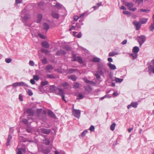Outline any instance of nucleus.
<instances>
[{
    "mask_svg": "<svg viewBox=\"0 0 154 154\" xmlns=\"http://www.w3.org/2000/svg\"><path fill=\"white\" fill-rule=\"evenodd\" d=\"M50 89L51 91L55 92L57 94L61 96L62 100L65 102H66L65 99L64 93L62 89L59 88H57L55 89V87L54 85L51 86Z\"/></svg>",
    "mask_w": 154,
    "mask_h": 154,
    "instance_id": "1",
    "label": "nucleus"
},
{
    "mask_svg": "<svg viewBox=\"0 0 154 154\" xmlns=\"http://www.w3.org/2000/svg\"><path fill=\"white\" fill-rule=\"evenodd\" d=\"M124 4L128 8V9L130 11H136L137 8L135 7L132 8L134 4L132 2H128L125 1H123Z\"/></svg>",
    "mask_w": 154,
    "mask_h": 154,
    "instance_id": "2",
    "label": "nucleus"
},
{
    "mask_svg": "<svg viewBox=\"0 0 154 154\" xmlns=\"http://www.w3.org/2000/svg\"><path fill=\"white\" fill-rule=\"evenodd\" d=\"M145 41V36L144 35H142L138 37V41L140 46Z\"/></svg>",
    "mask_w": 154,
    "mask_h": 154,
    "instance_id": "3",
    "label": "nucleus"
},
{
    "mask_svg": "<svg viewBox=\"0 0 154 154\" xmlns=\"http://www.w3.org/2000/svg\"><path fill=\"white\" fill-rule=\"evenodd\" d=\"M72 114L75 117L79 118L80 116V112L79 110L73 109L72 110Z\"/></svg>",
    "mask_w": 154,
    "mask_h": 154,
    "instance_id": "4",
    "label": "nucleus"
},
{
    "mask_svg": "<svg viewBox=\"0 0 154 154\" xmlns=\"http://www.w3.org/2000/svg\"><path fill=\"white\" fill-rule=\"evenodd\" d=\"M133 24L136 26V29L137 30H139L141 27V25L140 22H137L134 21L133 22Z\"/></svg>",
    "mask_w": 154,
    "mask_h": 154,
    "instance_id": "5",
    "label": "nucleus"
},
{
    "mask_svg": "<svg viewBox=\"0 0 154 154\" xmlns=\"http://www.w3.org/2000/svg\"><path fill=\"white\" fill-rule=\"evenodd\" d=\"M73 58L74 59L72 61H77L80 63H83L81 57H76L75 55H73Z\"/></svg>",
    "mask_w": 154,
    "mask_h": 154,
    "instance_id": "6",
    "label": "nucleus"
},
{
    "mask_svg": "<svg viewBox=\"0 0 154 154\" xmlns=\"http://www.w3.org/2000/svg\"><path fill=\"white\" fill-rule=\"evenodd\" d=\"M53 69V67L50 65L47 66L45 68V70L47 72H50Z\"/></svg>",
    "mask_w": 154,
    "mask_h": 154,
    "instance_id": "7",
    "label": "nucleus"
},
{
    "mask_svg": "<svg viewBox=\"0 0 154 154\" xmlns=\"http://www.w3.org/2000/svg\"><path fill=\"white\" fill-rule=\"evenodd\" d=\"M41 131L43 134H48L51 132V130L45 128H42L41 130Z\"/></svg>",
    "mask_w": 154,
    "mask_h": 154,
    "instance_id": "8",
    "label": "nucleus"
},
{
    "mask_svg": "<svg viewBox=\"0 0 154 154\" xmlns=\"http://www.w3.org/2000/svg\"><path fill=\"white\" fill-rule=\"evenodd\" d=\"M48 114L49 116L55 119L56 118L54 113L50 110H48Z\"/></svg>",
    "mask_w": 154,
    "mask_h": 154,
    "instance_id": "9",
    "label": "nucleus"
},
{
    "mask_svg": "<svg viewBox=\"0 0 154 154\" xmlns=\"http://www.w3.org/2000/svg\"><path fill=\"white\" fill-rule=\"evenodd\" d=\"M65 54H66V52L62 50L57 51L56 53V55H61Z\"/></svg>",
    "mask_w": 154,
    "mask_h": 154,
    "instance_id": "10",
    "label": "nucleus"
},
{
    "mask_svg": "<svg viewBox=\"0 0 154 154\" xmlns=\"http://www.w3.org/2000/svg\"><path fill=\"white\" fill-rule=\"evenodd\" d=\"M42 45L43 47L46 48H48L49 47L48 43L46 42H44L42 43Z\"/></svg>",
    "mask_w": 154,
    "mask_h": 154,
    "instance_id": "11",
    "label": "nucleus"
},
{
    "mask_svg": "<svg viewBox=\"0 0 154 154\" xmlns=\"http://www.w3.org/2000/svg\"><path fill=\"white\" fill-rule=\"evenodd\" d=\"M60 85L65 89L68 88L69 86V85L67 82L62 83Z\"/></svg>",
    "mask_w": 154,
    "mask_h": 154,
    "instance_id": "12",
    "label": "nucleus"
},
{
    "mask_svg": "<svg viewBox=\"0 0 154 154\" xmlns=\"http://www.w3.org/2000/svg\"><path fill=\"white\" fill-rule=\"evenodd\" d=\"M26 112L29 116H32L34 113V111L30 109H27L26 110Z\"/></svg>",
    "mask_w": 154,
    "mask_h": 154,
    "instance_id": "13",
    "label": "nucleus"
},
{
    "mask_svg": "<svg viewBox=\"0 0 154 154\" xmlns=\"http://www.w3.org/2000/svg\"><path fill=\"white\" fill-rule=\"evenodd\" d=\"M42 14H39L37 16L38 19L37 20V23H39L41 22L42 19Z\"/></svg>",
    "mask_w": 154,
    "mask_h": 154,
    "instance_id": "14",
    "label": "nucleus"
},
{
    "mask_svg": "<svg viewBox=\"0 0 154 154\" xmlns=\"http://www.w3.org/2000/svg\"><path fill=\"white\" fill-rule=\"evenodd\" d=\"M139 51V48L137 46L134 47L132 51L133 53L137 54Z\"/></svg>",
    "mask_w": 154,
    "mask_h": 154,
    "instance_id": "15",
    "label": "nucleus"
},
{
    "mask_svg": "<svg viewBox=\"0 0 154 154\" xmlns=\"http://www.w3.org/2000/svg\"><path fill=\"white\" fill-rule=\"evenodd\" d=\"M80 84L77 82H75L74 83L73 87L74 88H78L80 87Z\"/></svg>",
    "mask_w": 154,
    "mask_h": 154,
    "instance_id": "16",
    "label": "nucleus"
},
{
    "mask_svg": "<svg viewBox=\"0 0 154 154\" xmlns=\"http://www.w3.org/2000/svg\"><path fill=\"white\" fill-rule=\"evenodd\" d=\"M148 20V19L146 18H143L141 19L140 22L141 23L143 24L145 23Z\"/></svg>",
    "mask_w": 154,
    "mask_h": 154,
    "instance_id": "17",
    "label": "nucleus"
},
{
    "mask_svg": "<svg viewBox=\"0 0 154 154\" xmlns=\"http://www.w3.org/2000/svg\"><path fill=\"white\" fill-rule=\"evenodd\" d=\"M51 15L54 18L57 19L59 18V15L58 14L54 12L52 13Z\"/></svg>",
    "mask_w": 154,
    "mask_h": 154,
    "instance_id": "18",
    "label": "nucleus"
},
{
    "mask_svg": "<svg viewBox=\"0 0 154 154\" xmlns=\"http://www.w3.org/2000/svg\"><path fill=\"white\" fill-rule=\"evenodd\" d=\"M41 51L42 52L46 54H49L50 52V51L44 48H42Z\"/></svg>",
    "mask_w": 154,
    "mask_h": 154,
    "instance_id": "19",
    "label": "nucleus"
},
{
    "mask_svg": "<svg viewBox=\"0 0 154 154\" xmlns=\"http://www.w3.org/2000/svg\"><path fill=\"white\" fill-rule=\"evenodd\" d=\"M68 78L69 79H70L73 81H75L77 79V77L74 75H72L68 76Z\"/></svg>",
    "mask_w": 154,
    "mask_h": 154,
    "instance_id": "20",
    "label": "nucleus"
},
{
    "mask_svg": "<svg viewBox=\"0 0 154 154\" xmlns=\"http://www.w3.org/2000/svg\"><path fill=\"white\" fill-rule=\"evenodd\" d=\"M100 61V59L97 57H94L92 60V61L94 62H99Z\"/></svg>",
    "mask_w": 154,
    "mask_h": 154,
    "instance_id": "21",
    "label": "nucleus"
},
{
    "mask_svg": "<svg viewBox=\"0 0 154 154\" xmlns=\"http://www.w3.org/2000/svg\"><path fill=\"white\" fill-rule=\"evenodd\" d=\"M108 65L109 66V67H110V69H112L114 70L116 69V66L114 64H112L111 63H109L108 64Z\"/></svg>",
    "mask_w": 154,
    "mask_h": 154,
    "instance_id": "22",
    "label": "nucleus"
},
{
    "mask_svg": "<svg viewBox=\"0 0 154 154\" xmlns=\"http://www.w3.org/2000/svg\"><path fill=\"white\" fill-rule=\"evenodd\" d=\"M43 28L44 29H46V30H47L49 28V25L48 24L46 23H44L43 24Z\"/></svg>",
    "mask_w": 154,
    "mask_h": 154,
    "instance_id": "23",
    "label": "nucleus"
},
{
    "mask_svg": "<svg viewBox=\"0 0 154 154\" xmlns=\"http://www.w3.org/2000/svg\"><path fill=\"white\" fill-rule=\"evenodd\" d=\"M83 79L84 80V82L86 83L91 84L93 83L92 82L90 81L89 80H88L86 77H84L83 78Z\"/></svg>",
    "mask_w": 154,
    "mask_h": 154,
    "instance_id": "24",
    "label": "nucleus"
},
{
    "mask_svg": "<svg viewBox=\"0 0 154 154\" xmlns=\"http://www.w3.org/2000/svg\"><path fill=\"white\" fill-rule=\"evenodd\" d=\"M116 124L115 123H113L110 126V129L112 131H113L115 128Z\"/></svg>",
    "mask_w": 154,
    "mask_h": 154,
    "instance_id": "25",
    "label": "nucleus"
},
{
    "mask_svg": "<svg viewBox=\"0 0 154 154\" xmlns=\"http://www.w3.org/2000/svg\"><path fill=\"white\" fill-rule=\"evenodd\" d=\"M11 138L12 137L11 136L9 135L8 136L7 140V142L6 143L7 146H8L10 145V142L11 140Z\"/></svg>",
    "mask_w": 154,
    "mask_h": 154,
    "instance_id": "26",
    "label": "nucleus"
},
{
    "mask_svg": "<svg viewBox=\"0 0 154 154\" xmlns=\"http://www.w3.org/2000/svg\"><path fill=\"white\" fill-rule=\"evenodd\" d=\"M131 104L132 106L135 108H136L138 105L137 102H132Z\"/></svg>",
    "mask_w": 154,
    "mask_h": 154,
    "instance_id": "27",
    "label": "nucleus"
},
{
    "mask_svg": "<svg viewBox=\"0 0 154 154\" xmlns=\"http://www.w3.org/2000/svg\"><path fill=\"white\" fill-rule=\"evenodd\" d=\"M48 84V82L47 81H42L41 82V85L42 86H44Z\"/></svg>",
    "mask_w": 154,
    "mask_h": 154,
    "instance_id": "28",
    "label": "nucleus"
},
{
    "mask_svg": "<svg viewBox=\"0 0 154 154\" xmlns=\"http://www.w3.org/2000/svg\"><path fill=\"white\" fill-rule=\"evenodd\" d=\"M148 69L149 71H152V72L154 73V66L153 67L152 65H150L148 67Z\"/></svg>",
    "mask_w": 154,
    "mask_h": 154,
    "instance_id": "29",
    "label": "nucleus"
},
{
    "mask_svg": "<svg viewBox=\"0 0 154 154\" xmlns=\"http://www.w3.org/2000/svg\"><path fill=\"white\" fill-rule=\"evenodd\" d=\"M123 80L122 79H119L118 78H116L115 79V81L116 82H121Z\"/></svg>",
    "mask_w": 154,
    "mask_h": 154,
    "instance_id": "30",
    "label": "nucleus"
},
{
    "mask_svg": "<svg viewBox=\"0 0 154 154\" xmlns=\"http://www.w3.org/2000/svg\"><path fill=\"white\" fill-rule=\"evenodd\" d=\"M131 55L133 59H135L137 57V54L134 53H133L131 54Z\"/></svg>",
    "mask_w": 154,
    "mask_h": 154,
    "instance_id": "31",
    "label": "nucleus"
},
{
    "mask_svg": "<svg viewBox=\"0 0 154 154\" xmlns=\"http://www.w3.org/2000/svg\"><path fill=\"white\" fill-rule=\"evenodd\" d=\"M30 18L29 16V15L26 14L25 15L23 19L25 21H26L29 19Z\"/></svg>",
    "mask_w": 154,
    "mask_h": 154,
    "instance_id": "32",
    "label": "nucleus"
},
{
    "mask_svg": "<svg viewBox=\"0 0 154 154\" xmlns=\"http://www.w3.org/2000/svg\"><path fill=\"white\" fill-rule=\"evenodd\" d=\"M76 69H69L68 70L67 73H73Z\"/></svg>",
    "mask_w": 154,
    "mask_h": 154,
    "instance_id": "33",
    "label": "nucleus"
},
{
    "mask_svg": "<svg viewBox=\"0 0 154 154\" xmlns=\"http://www.w3.org/2000/svg\"><path fill=\"white\" fill-rule=\"evenodd\" d=\"M42 62L44 64H46L47 63V59L45 57L42 60Z\"/></svg>",
    "mask_w": 154,
    "mask_h": 154,
    "instance_id": "34",
    "label": "nucleus"
},
{
    "mask_svg": "<svg viewBox=\"0 0 154 154\" xmlns=\"http://www.w3.org/2000/svg\"><path fill=\"white\" fill-rule=\"evenodd\" d=\"M12 61V60L10 58H6L5 60V62L7 63H10Z\"/></svg>",
    "mask_w": 154,
    "mask_h": 154,
    "instance_id": "35",
    "label": "nucleus"
},
{
    "mask_svg": "<svg viewBox=\"0 0 154 154\" xmlns=\"http://www.w3.org/2000/svg\"><path fill=\"white\" fill-rule=\"evenodd\" d=\"M55 6L57 8L59 9V8H61L62 7V5L60 4L57 3V4H56V5H55Z\"/></svg>",
    "mask_w": 154,
    "mask_h": 154,
    "instance_id": "36",
    "label": "nucleus"
},
{
    "mask_svg": "<svg viewBox=\"0 0 154 154\" xmlns=\"http://www.w3.org/2000/svg\"><path fill=\"white\" fill-rule=\"evenodd\" d=\"M47 77L51 79H53L54 78V76L53 74H48L47 75Z\"/></svg>",
    "mask_w": 154,
    "mask_h": 154,
    "instance_id": "37",
    "label": "nucleus"
},
{
    "mask_svg": "<svg viewBox=\"0 0 154 154\" xmlns=\"http://www.w3.org/2000/svg\"><path fill=\"white\" fill-rule=\"evenodd\" d=\"M33 79L34 80H35L36 81H38L39 79V77L36 75H34L33 76Z\"/></svg>",
    "mask_w": 154,
    "mask_h": 154,
    "instance_id": "38",
    "label": "nucleus"
},
{
    "mask_svg": "<svg viewBox=\"0 0 154 154\" xmlns=\"http://www.w3.org/2000/svg\"><path fill=\"white\" fill-rule=\"evenodd\" d=\"M117 54L114 52H111L109 54V56H113Z\"/></svg>",
    "mask_w": 154,
    "mask_h": 154,
    "instance_id": "39",
    "label": "nucleus"
},
{
    "mask_svg": "<svg viewBox=\"0 0 154 154\" xmlns=\"http://www.w3.org/2000/svg\"><path fill=\"white\" fill-rule=\"evenodd\" d=\"M87 132L86 130L84 131L82 133V137L85 136V134L87 133Z\"/></svg>",
    "mask_w": 154,
    "mask_h": 154,
    "instance_id": "40",
    "label": "nucleus"
},
{
    "mask_svg": "<svg viewBox=\"0 0 154 154\" xmlns=\"http://www.w3.org/2000/svg\"><path fill=\"white\" fill-rule=\"evenodd\" d=\"M149 29L151 31H153L154 29V25L153 24H152L149 26Z\"/></svg>",
    "mask_w": 154,
    "mask_h": 154,
    "instance_id": "41",
    "label": "nucleus"
},
{
    "mask_svg": "<svg viewBox=\"0 0 154 154\" xmlns=\"http://www.w3.org/2000/svg\"><path fill=\"white\" fill-rule=\"evenodd\" d=\"M45 144L46 145H48L50 144V142L49 141V140L47 139H45Z\"/></svg>",
    "mask_w": 154,
    "mask_h": 154,
    "instance_id": "42",
    "label": "nucleus"
},
{
    "mask_svg": "<svg viewBox=\"0 0 154 154\" xmlns=\"http://www.w3.org/2000/svg\"><path fill=\"white\" fill-rule=\"evenodd\" d=\"M94 129L95 128L94 126L93 125H91L90 128L89 130L91 131H94Z\"/></svg>",
    "mask_w": 154,
    "mask_h": 154,
    "instance_id": "43",
    "label": "nucleus"
},
{
    "mask_svg": "<svg viewBox=\"0 0 154 154\" xmlns=\"http://www.w3.org/2000/svg\"><path fill=\"white\" fill-rule=\"evenodd\" d=\"M85 90L88 91H90L91 90V88L90 86H88L85 88Z\"/></svg>",
    "mask_w": 154,
    "mask_h": 154,
    "instance_id": "44",
    "label": "nucleus"
},
{
    "mask_svg": "<svg viewBox=\"0 0 154 154\" xmlns=\"http://www.w3.org/2000/svg\"><path fill=\"white\" fill-rule=\"evenodd\" d=\"M103 67V65L101 64H98L97 66L98 70L101 69Z\"/></svg>",
    "mask_w": 154,
    "mask_h": 154,
    "instance_id": "45",
    "label": "nucleus"
},
{
    "mask_svg": "<svg viewBox=\"0 0 154 154\" xmlns=\"http://www.w3.org/2000/svg\"><path fill=\"white\" fill-rule=\"evenodd\" d=\"M123 13L126 15H128L129 14H130V12L129 11H123Z\"/></svg>",
    "mask_w": 154,
    "mask_h": 154,
    "instance_id": "46",
    "label": "nucleus"
},
{
    "mask_svg": "<svg viewBox=\"0 0 154 154\" xmlns=\"http://www.w3.org/2000/svg\"><path fill=\"white\" fill-rule=\"evenodd\" d=\"M29 64L31 66H33L34 65V63L33 61L30 60L29 62Z\"/></svg>",
    "mask_w": 154,
    "mask_h": 154,
    "instance_id": "47",
    "label": "nucleus"
},
{
    "mask_svg": "<svg viewBox=\"0 0 154 154\" xmlns=\"http://www.w3.org/2000/svg\"><path fill=\"white\" fill-rule=\"evenodd\" d=\"M38 35L42 38L45 39V36L40 33H38Z\"/></svg>",
    "mask_w": 154,
    "mask_h": 154,
    "instance_id": "48",
    "label": "nucleus"
},
{
    "mask_svg": "<svg viewBox=\"0 0 154 154\" xmlns=\"http://www.w3.org/2000/svg\"><path fill=\"white\" fill-rule=\"evenodd\" d=\"M97 72L99 74L101 75H102L103 74V72L101 69L98 70Z\"/></svg>",
    "mask_w": 154,
    "mask_h": 154,
    "instance_id": "49",
    "label": "nucleus"
},
{
    "mask_svg": "<svg viewBox=\"0 0 154 154\" xmlns=\"http://www.w3.org/2000/svg\"><path fill=\"white\" fill-rule=\"evenodd\" d=\"M82 36V33L81 32H79L77 35H76V37L78 38H80Z\"/></svg>",
    "mask_w": 154,
    "mask_h": 154,
    "instance_id": "50",
    "label": "nucleus"
},
{
    "mask_svg": "<svg viewBox=\"0 0 154 154\" xmlns=\"http://www.w3.org/2000/svg\"><path fill=\"white\" fill-rule=\"evenodd\" d=\"M22 122L24 124H27L28 123V122L27 120L26 119H23L22 120Z\"/></svg>",
    "mask_w": 154,
    "mask_h": 154,
    "instance_id": "51",
    "label": "nucleus"
},
{
    "mask_svg": "<svg viewBox=\"0 0 154 154\" xmlns=\"http://www.w3.org/2000/svg\"><path fill=\"white\" fill-rule=\"evenodd\" d=\"M13 87H16L17 86H18V82L14 83H13L11 85Z\"/></svg>",
    "mask_w": 154,
    "mask_h": 154,
    "instance_id": "52",
    "label": "nucleus"
},
{
    "mask_svg": "<svg viewBox=\"0 0 154 154\" xmlns=\"http://www.w3.org/2000/svg\"><path fill=\"white\" fill-rule=\"evenodd\" d=\"M28 95L30 96H31L33 95L32 91L30 90H29L28 92Z\"/></svg>",
    "mask_w": 154,
    "mask_h": 154,
    "instance_id": "53",
    "label": "nucleus"
},
{
    "mask_svg": "<svg viewBox=\"0 0 154 154\" xmlns=\"http://www.w3.org/2000/svg\"><path fill=\"white\" fill-rule=\"evenodd\" d=\"M95 75L96 76V78L97 79H100V75L98 74H95Z\"/></svg>",
    "mask_w": 154,
    "mask_h": 154,
    "instance_id": "54",
    "label": "nucleus"
},
{
    "mask_svg": "<svg viewBox=\"0 0 154 154\" xmlns=\"http://www.w3.org/2000/svg\"><path fill=\"white\" fill-rule=\"evenodd\" d=\"M18 86H22L23 85H24V83L23 82H18Z\"/></svg>",
    "mask_w": 154,
    "mask_h": 154,
    "instance_id": "55",
    "label": "nucleus"
},
{
    "mask_svg": "<svg viewBox=\"0 0 154 154\" xmlns=\"http://www.w3.org/2000/svg\"><path fill=\"white\" fill-rule=\"evenodd\" d=\"M75 26H72L69 29V31H71L73 29H75Z\"/></svg>",
    "mask_w": 154,
    "mask_h": 154,
    "instance_id": "56",
    "label": "nucleus"
},
{
    "mask_svg": "<svg viewBox=\"0 0 154 154\" xmlns=\"http://www.w3.org/2000/svg\"><path fill=\"white\" fill-rule=\"evenodd\" d=\"M30 82L32 85L34 84L35 83L34 80L33 79H31L30 80Z\"/></svg>",
    "mask_w": 154,
    "mask_h": 154,
    "instance_id": "57",
    "label": "nucleus"
},
{
    "mask_svg": "<svg viewBox=\"0 0 154 154\" xmlns=\"http://www.w3.org/2000/svg\"><path fill=\"white\" fill-rule=\"evenodd\" d=\"M74 20L75 21H77L79 19V17L77 16H75L73 17Z\"/></svg>",
    "mask_w": 154,
    "mask_h": 154,
    "instance_id": "58",
    "label": "nucleus"
},
{
    "mask_svg": "<svg viewBox=\"0 0 154 154\" xmlns=\"http://www.w3.org/2000/svg\"><path fill=\"white\" fill-rule=\"evenodd\" d=\"M19 99L21 101H23V96H22L21 94H20L19 95Z\"/></svg>",
    "mask_w": 154,
    "mask_h": 154,
    "instance_id": "59",
    "label": "nucleus"
},
{
    "mask_svg": "<svg viewBox=\"0 0 154 154\" xmlns=\"http://www.w3.org/2000/svg\"><path fill=\"white\" fill-rule=\"evenodd\" d=\"M120 8L121 9L124 10H126V8L123 5H122L121 6Z\"/></svg>",
    "mask_w": 154,
    "mask_h": 154,
    "instance_id": "60",
    "label": "nucleus"
},
{
    "mask_svg": "<svg viewBox=\"0 0 154 154\" xmlns=\"http://www.w3.org/2000/svg\"><path fill=\"white\" fill-rule=\"evenodd\" d=\"M136 1L138 2V4L139 5L141 2L142 3L143 1V0H136Z\"/></svg>",
    "mask_w": 154,
    "mask_h": 154,
    "instance_id": "61",
    "label": "nucleus"
},
{
    "mask_svg": "<svg viewBox=\"0 0 154 154\" xmlns=\"http://www.w3.org/2000/svg\"><path fill=\"white\" fill-rule=\"evenodd\" d=\"M127 42V40H125L122 42V43L123 45H125L126 44Z\"/></svg>",
    "mask_w": 154,
    "mask_h": 154,
    "instance_id": "62",
    "label": "nucleus"
},
{
    "mask_svg": "<svg viewBox=\"0 0 154 154\" xmlns=\"http://www.w3.org/2000/svg\"><path fill=\"white\" fill-rule=\"evenodd\" d=\"M107 96H108V95H106L101 97L100 99V100H102L103 99H104L105 98H106V97H107Z\"/></svg>",
    "mask_w": 154,
    "mask_h": 154,
    "instance_id": "63",
    "label": "nucleus"
},
{
    "mask_svg": "<svg viewBox=\"0 0 154 154\" xmlns=\"http://www.w3.org/2000/svg\"><path fill=\"white\" fill-rule=\"evenodd\" d=\"M17 154H22L21 150L19 148L18 149Z\"/></svg>",
    "mask_w": 154,
    "mask_h": 154,
    "instance_id": "64",
    "label": "nucleus"
}]
</instances>
